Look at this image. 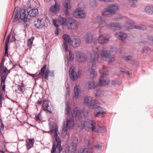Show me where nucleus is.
Listing matches in <instances>:
<instances>
[{"label":"nucleus","instance_id":"obj_1","mask_svg":"<svg viewBox=\"0 0 153 153\" xmlns=\"http://www.w3.org/2000/svg\"><path fill=\"white\" fill-rule=\"evenodd\" d=\"M78 127L81 130H82L85 127L87 131H91L98 133H103L106 131L105 127H101L96 124L95 121L91 120H88L85 122H80L78 124Z\"/></svg>","mask_w":153,"mask_h":153},{"label":"nucleus","instance_id":"obj_2","mask_svg":"<svg viewBox=\"0 0 153 153\" xmlns=\"http://www.w3.org/2000/svg\"><path fill=\"white\" fill-rule=\"evenodd\" d=\"M58 20L61 24L66 26L68 29H76L78 27V22L72 18H68L66 19L60 18Z\"/></svg>","mask_w":153,"mask_h":153},{"label":"nucleus","instance_id":"obj_3","mask_svg":"<svg viewBox=\"0 0 153 153\" xmlns=\"http://www.w3.org/2000/svg\"><path fill=\"white\" fill-rule=\"evenodd\" d=\"M50 129L51 133L54 132V137L56 143H57V148L59 149L60 146V140L58 136L57 133L58 127L55 124H51L50 125Z\"/></svg>","mask_w":153,"mask_h":153},{"label":"nucleus","instance_id":"obj_4","mask_svg":"<svg viewBox=\"0 0 153 153\" xmlns=\"http://www.w3.org/2000/svg\"><path fill=\"white\" fill-rule=\"evenodd\" d=\"M111 36L108 34L101 35L98 37L96 38L94 40V44H97V41L100 44H104L107 43Z\"/></svg>","mask_w":153,"mask_h":153},{"label":"nucleus","instance_id":"obj_5","mask_svg":"<svg viewBox=\"0 0 153 153\" xmlns=\"http://www.w3.org/2000/svg\"><path fill=\"white\" fill-rule=\"evenodd\" d=\"M98 105L97 104L93 108L94 114L96 117H103L106 113V111L104 108L98 106Z\"/></svg>","mask_w":153,"mask_h":153},{"label":"nucleus","instance_id":"obj_6","mask_svg":"<svg viewBox=\"0 0 153 153\" xmlns=\"http://www.w3.org/2000/svg\"><path fill=\"white\" fill-rule=\"evenodd\" d=\"M100 53L98 49L97 48L95 51H94V54H91L92 58L90 60V62L92 65V68H96L98 65L99 54Z\"/></svg>","mask_w":153,"mask_h":153},{"label":"nucleus","instance_id":"obj_7","mask_svg":"<svg viewBox=\"0 0 153 153\" xmlns=\"http://www.w3.org/2000/svg\"><path fill=\"white\" fill-rule=\"evenodd\" d=\"M89 112V110H85L84 109V111H82L78 110V108L76 107L74 108L73 111L72 112L71 114L73 118L76 117L79 118L82 117V114H83L85 117H86Z\"/></svg>","mask_w":153,"mask_h":153},{"label":"nucleus","instance_id":"obj_8","mask_svg":"<svg viewBox=\"0 0 153 153\" xmlns=\"http://www.w3.org/2000/svg\"><path fill=\"white\" fill-rule=\"evenodd\" d=\"M100 54L102 57H105V60L109 62H112L115 60L114 56L111 54V52L109 51L103 50Z\"/></svg>","mask_w":153,"mask_h":153},{"label":"nucleus","instance_id":"obj_9","mask_svg":"<svg viewBox=\"0 0 153 153\" xmlns=\"http://www.w3.org/2000/svg\"><path fill=\"white\" fill-rule=\"evenodd\" d=\"M83 102L85 105L92 107L93 108L97 104H98L97 101L94 100L92 97L90 96L85 97L84 99Z\"/></svg>","mask_w":153,"mask_h":153},{"label":"nucleus","instance_id":"obj_10","mask_svg":"<svg viewBox=\"0 0 153 153\" xmlns=\"http://www.w3.org/2000/svg\"><path fill=\"white\" fill-rule=\"evenodd\" d=\"M69 72L70 77L73 81L77 80L80 75L79 70H76L73 66L70 68Z\"/></svg>","mask_w":153,"mask_h":153},{"label":"nucleus","instance_id":"obj_11","mask_svg":"<svg viewBox=\"0 0 153 153\" xmlns=\"http://www.w3.org/2000/svg\"><path fill=\"white\" fill-rule=\"evenodd\" d=\"M105 26H102V27L100 30V32H102V29L105 27L110 28L111 29H115L117 30H119L121 29L123 27V26L120 25L119 24L117 23H110L108 24H105Z\"/></svg>","mask_w":153,"mask_h":153},{"label":"nucleus","instance_id":"obj_12","mask_svg":"<svg viewBox=\"0 0 153 153\" xmlns=\"http://www.w3.org/2000/svg\"><path fill=\"white\" fill-rule=\"evenodd\" d=\"M109 74L108 71L105 72H103L99 79V85L102 86H105L108 85L109 82V79L105 75Z\"/></svg>","mask_w":153,"mask_h":153},{"label":"nucleus","instance_id":"obj_13","mask_svg":"<svg viewBox=\"0 0 153 153\" xmlns=\"http://www.w3.org/2000/svg\"><path fill=\"white\" fill-rule=\"evenodd\" d=\"M74 15L76 17L80 18H84L86 16L85 12L80 8H77L75 10Z\"/></svg>","mask_w":153,"mask_h":153},{"label":"nucleus","instance_id":"obj_14","mask_svg":"<svg viewBox=\"0 0 153 153\" xmlns=\"http://www.w3.org/2000/svg\"><path fill=\"white\" fill-rule=\"evenodd\" d=\"M13 67L10 70H7L6 67H4V70L2 72L1 75V85L3 83H5V80L7 78L8 74L10 73V70L13 68Z\"/></svg>","mask_w":153,"mask_h":153},{"label":"nucleus","instance_id":"obj_15","mask_svg":"<svg viewBox=\"0 0 153 153\" xmlns=\"http://www.w3.org/2000/svg\"><path fill=\"white\" fill-rule=\"evenodd\" d=\"M47 65H45L42 68L39 72V75L42 76L46 79H48V74L49 73V70L48 69H46Z\"/></svg>","mask_w":153,"mask_h":153},{"label":"nucleus","instance_id":"obj_16","mask_svg":"<svg viewBox=\"0 0 153 153\" xmlns=\"http://www.w3.org/2000/svg\"><path fill=\"white\" fill-rule=\"evenodd\" d=\"M45 20L43 19H37L34 21V25L37 28H42L45 25Z\"/></svg>","mask_w":153,"mask_h":153},{"label":"nucleus","instance_id":"obj_17","mask_svg":"<svg viewBox=\"0 0 153 153\" xmlns=\"http://www.w3.org/2000/svg\"><path fill=\"white\" fill-rule=\"evenodd\" d=\"M81 44V39L79 37H74L72 38L70 45L74 48L79 47Z\"/></svg>","mask_w":153,"mask_h":153},{"label":"nucleus","instance_id":"obj_18","mask_svg":"<svg viewBox=\"0 0 153 153\" xmlns=\"http://www.w3.org/2000/svg\"><path fill=\"white\" fill-rule=\"evenodd\" d=\"M76 59L78 62L82 63L85 61L86 57L84 53L78 51L76 53Z\"/></svg>","mask_w":153,"mask_h":153},{"label":"nucleus","instance_id":"obj_19","mask_svg":"<svg viewBox=\"0 0 153 153\" xmlns=\"http://www.w3.org/2000/svg\"><path fill=\"white\" fill-rule=\"evenodd\" d=\"M75 123L73 119L72 118H69L67 119L66 123L64 126L68 129H72Z\"/></svg>","mask_w":153,"mask_h":153},{"label":"nucleus","instance_id":"obj_20","mask_svg":"<svg viewBox=\"0 0 153 153\" xmlns=\"http://www.w3.org/2000/svg\"><path fill=\"white\" fill-rule=\"evenodd\" d=\"M74 95L73 98L76 99L80 97L82 95V91L79 88V86L76 85L74 88Z\"/></svg>","mask_w":153,"mask_h":153},{"label":"nucleus","instance_id":"obj_21","mask_svg":"<svg viewBox=\"0 0 153 153\" xmlns=\"http://www.w3.org/2000/svg\"><path fill=\"white\" fill-rule=\"evenodd\" d=\"M42 107L43 110L50 112L51 110V106L48 100L44 101L42 103Z\"/></svg>","mask_w":153,"mask_h":153},{"label":"nucleus","instance_id":"obj_22","mask_svg":"<svg viewBox=\"0 0 153 153\" xmlns=\"http://www.w3.org/2000/svg\"><path fill=\"white\" fill-rule=\"evenodd\" d=\"M94 23L98 24V25H102L105 24V20L102 19L100 16H97L93 20Z\"/></svg>","mask_w":153,"mask_h":153},{"label":"nucleus","instance_id":"obj_23","mask_svg":"<svg viewBox=\"0 0 153 153\" xmlns=\"http://www.w3.org/2000/svg\"><path fill=\"white\" fill-rule=\"evenodd\" d=\"M77 145L73 143L70 144L68 147V153H75L76 150Z\"/></svg>","mask_w":153,"mask_h":153},{"label":"nucleus","instance_id":"obj_24","mask_svg":"<svg viewBox=\"0 0 153 153\" xmlns=\"http://www.w3.org/2000/svg\"><path fill=\"white\" fill-rule=\"evenodd\" d=\"M20 18L22 20H23V21L25 22H27V12L24 9H22L20 11Z\"/></svg>","mask_w":153,"mask_h":153},{"label":"nucleus","instance_id":"obj_25","mask_svg":"<svg viewBox=\"0 0 153 153\" xmlns=\"http://www.w3.org/2000/svg\"><path fill=\"white\" fill-rule=\"evenodd\" d=\"M84 40L87 43H91L93 40V35L91 33H87L85 36Z\"/></svg>","mask_w":153,"mask_h":153},{"label":"nucleus","instance_id":"obj_26","mask_svg":"<svg viewBox=\"0 0 153 153\" xmlns=\"http://www.w3.org/2000/svg\"><path fill=\"white\" fill-rule=\"evenodd\" d=\"M56 148L59 150V153H66V151L65 149L63 148H62L61 147V145H60V146L59 149L58 148L57 146V144L56 145ZM56 146L54 144L53 145L52 149L51 150V153H56Z\"/></svg>","mask_w":153,"mask_h":153},{"label":"nucleus","instance_id":"obj_27","mask_svg":"<svg viewBox=\"0 0 153 153\" xmlns=\"http://www.w3.org/2000/svg\"><path fill=\"white\" fill-rule=\"evenodd\" d=\"M114 36L116 38L120 39L123 41L127 38L128 37L126 34L121 32L116 33L114 34Z\"/></svg>","mask_w":153,"mask_h":153},{"label":"nucleus","instance_id":"obj_28","mask_svg":"<svg viewBox=\"0 0 153 153\" xmlns=\"http://www.w3.org/2000/svg\"><path fill=\"white\" fill-rule=\"evenodd\" d=\"M93 68H89L88 70L89 76L91 78H95L97 75V72Z\"/></svg>","mask_w":153,"mask_h":153},{"label":"nucleus","instance_id":"obj_29","mask_svg":"<svg viewBox=\"0 0 153 153\" xmlns=\"http://www.w3.org/2000/svg\"><path fill=\"white\" fill-rule=\"evenodd\" d=\"M98 85L97 82L94 81H90L87 85V88L89 89H92L96 88Z\"/></svg>","mask_w":153,"mask_h":153},{"label":"nucleus","instance_id":"obj_30","mask_svg":"<svg viewBox=\"0 0 153 153\" xmlns=\"http://www.w3.org/2000/svg\"><path fill=\"white\" fill-rule=\"evenodd\" d=\"M94 152L92 148H85L81 149L78 153H94Z\"/></svg>","mask_w":153,"mask_h":153},{"label":"nucleus","instance_id":"obj_31","mask_svg":"<svg viewBox=\"0 0 153 153\" xmlns=\"http://www.w3.org/2000/svg\"><path fill=\"white\" fill-rule=\"evenodd\" d=\"M107 8L111 14L114 13L119 9L117 6L114 5H111Z\"/></svg>","mask_w":153,"mask_h":153},{"label":"nucleus","instance_id":"obj_32","mask_svg":"<svg viewBox=\"0 0 153 153\" xmlns=\"http://www.w3.org/2000/svg\"><path fill=\"white\" fill-rule=\"evenodd\" d=\"M145 12L149 14H153V5H148L145 7L144 8Z\"/></svg>","mask_w":153,"mask_h":153},{"label":"nucleus","instance_id":"obj_33","mask_svg":"<svg viewBox=\"0 0 153 153\" xmlns=\"http://www.w3.org/2000/svg\"><path fill=\"white\" fill-rule=\"evenodd\" d=\"M33 139H27L26 140V145L27 147V149H29L32 147L34 144Z\"/></svg>","mask_w":153,"mask_h":153},{"label":"nucleus","instance_id":"obj_34","mask_svg":"<svg viewBox=\"0 0 153 153\" xmlns=\"http://www.w3.org/2000/svg\"><path fill=\"white\" fill-rule=\"evenodd\" d=\"M27 13L30 16L35 17L38 15V11L37 9H32L27 12Z\"/></svg>","mask_w":153,"mask_h":153},{"label":"nucleus","instance_id":"obj_35","mask_svg":"<svg viewBox=\"0 0 153 153\" xmlns=\"http://www.w3.org/2000/svg\"><path fill=\"white\" fill-rule=\"evenodd\" d=\"M126 29L133 28V25L134 24V22L133 20L129 19L126 23Z\"/></svg>","mask_w":153,"mask_h":153},{"label":"nucleus","instance_id":"obj_36","mask_svg":"<svg viewBox=\"0 0 153 153\" xmlns=\"http://www.w3.org/2000/svg\"><path fill=\"white\" fill-rule=\"evenodd\" d=\"M70 0H67L63 3V5L65 8L66 9V13H68L67 10L71 8L70 5Z\"/></svg>","mask_w":153,"mask_h":153},{"label":"nucleus","instance_id":"obj_37","mask_svg":"<svg viewBox=\"0 0 153 153\" xmlns=\"http://www.w3.org/2000/svg\"><path fill=\"white\" fill-rule=\"evenodd\" d=\"M60 9L59 6L56 4H55L54 6H52L50 9L51 12L53 13H55L58 11Z\"/></svg>","mask_w":153,"mask_h":153},{"label":"nucleus","instance_id":"obj_38","mask_svg":"<svg viewBox=\"0 0 153 153\" xmlns=\"http://www.w3.org/2000/svg\"><path fill=\"white\" fill-rule=\"evenodd\" d=\"M57 20L56 19H53V24L56 27V30L55 31V34L56 35H58V32L59 30V29L58 28L59 25L56 24Z\"/></svg>","mask_w":153,"mask_h":153},{"label":"nucleus","instance_id":"obj_39","mask_svg":"<svg viewBox=\"0 0 153 153\" xmlns=\"http://www.w3.org/2000/svg\"><path fill=\"white\" fill-rule=\"evenodd\" d=\"M62 38L64 41L68 42L69 44H70L72 40L70 36L68 34H64L63 35Z\"/></svg>","mask_w":153,"mask_h":153},{"label":"nucleus","instance_id":"obj_40","mask_svg":"<svg viewBox=\"0 0 153 153\" xmlns=\"http://www.w3.org/2000/svg\"><path fill=\"white\" fill-rule=\"evenodd\" d=\"M18 11L17 10H14L13 15V19L14 22L18 20Z\"/></svg>","mask_w":153,"mask_h":153},{"label":"nucleus","instance_id":"obj_41","mask_svg":"<svg viewBox=\"0 0 153 153\" xmlns=\"http://www.w3.org/2000/svg\"><path fill=\"white\" fill-rule=\"evenodd\" d=\"M104 95V91L100 89H97L95 96L97 97H102Z\"/></svg>","mask_w":153,"mask_h":153},{"label":"nucleus","instance_id":"obj_42","mask_svg":"<svg viewBox=\"0 0 153 153\" xmlns=\"http://www.w3.org/2000/svg\"><path fill=\"white\" fill-rule=\"evenodd\" d=\"M70 102H66V108L65 109V113L66 115L68 114L70 112Z\"/></svg>","mask_w":153,"mask_h":153},{"label":"nucleus","instance_id":"obj_43","mask_svg":"<svg viewBox=\"0 0 153 153\" xmlns=\"http://www.w3.org/2000/svg\"><path fill=\"white\" fill-rule=\"evenodd\" d=\"M111 14L108 8L105 9L102 13V15L103 16H111Z\"/></svg>","mask_w":153,"mask_h":153},{"label":"nucleus","instance_id":"obj_44","mask_svg":"<svg viewBox=\"0 0 153 153\" xmlns=\"http://www.w3.org/2000/svg\"><path fill=\"white\" fill-rule=\"evenodd\" d=\"M134 28L135 29H139L142 30H144L146 29L145 27H142L140 26L135 25L134 26Z\"/></svg>","mask_w":153,"mask_h":153},{"label":"nucleus","instance_id":"obj_45","mask_svg":"<svg viewBox=\"0 0 153 153\" xmlns=\"http://www.w3.org/2000/svg\"><path fill=\"white\" fill-rule=\"evenodd\" d=\"M34 39V38L33 37H32L29 39L27 42V45L29 46L32 45L33 43V41Z\"/></svg>","mask_w":153,"mask_h":153},{"label":"nucleus","instance_id":"obj_46","mask_svg":"<svg viewBox=\"0 0 153 153\" xmlns=\"http://www.w3.org/2000/svg\"><path fill=\"white\" fill-rule=\"evenodd\" d=\"M67 128L64 126V128H63L62 131V134L63 136H65L67 134Z\"/></svg>","mask_w":153,"mask_h":153},{"label":"nucleus","instance_id":"obj_47","mask_svg":"<svg viewBox=\"0 0 153 153\" xmlns=\"http://www.w3.org/2000/svg\"><path fill=\"white\" fill-rule=\"evenodd\" d=\"M69 56L70 59L71 60H73L74 59V56L73 52L71 51H69Z\"/></svg>","mask_w":153,"mask_h":153},{"label":"nucleus","instance_id":"obj_48","mask_svg":"<svg viewBox=\"0 0 153 153\" xmlns=\"http://www.w3.org/2000/svg\"><path fill=\"white\" fill-rule=\"evenodd\" d=\"M62 46L63 50L66 51L68 50V44L66 42H64L62 45Z\"/></svg>","mask_w":153,"mask_h":153},{"label":"nucleus","instance_id":"obj_49","mask_svg":"<svg viewBox=\"0 0 153 153\" xmlns=\"http://www.w3.org/2000/svg\"><path fill=\"white\" fill-rule=\"evenodd\" d=\"M8 43H5V56H8Z\"/></svg>","mask_w":153,"mask_h":153},{"label":"nucleus","instance_id":"obj_50","mask_svg":"<svg viewBox=\"0 0 153 153\" xmlns=\"http://www.w3.org/2000/svg\"><path fill=\"white\" fill-rule=\"evenodd\" d=\"M13 32H12V31H11L10 32V34H9L8 36L7 37V38L6 39V40H5V43H8V44L9 40L10 39V37H11V35L12 34H13Z\"/></svg>","mask_w":153,"mask_h":153},{"label":"nucleus","instance_id":"obj_51","mask_svg":"<svg viewBox=\"0 0 153 153\" xmlns=\"http://www.w3.org/2000/svg\"><path fill=\"white\" fill-rule=\"evenodd\" d=\"M112 84L114 85H120L121 84V82L117 81L114 80L112 82Z\"/></svg>","mask_w":153,"mask_h":153},{"label":"nucleus","instance_id":"obj_52","mask_svg":"<svg viewBox=\"0 0 153 153\" xmlns=\"http://www.w3.org/2000/svg\"><path fill=\"white\" fill-rule=\"evenodd\" d=\"M101 147L102 146L101 145H100L98 144H97V145H95L94 148H93L92 149H95L97 150H99L101 148ZM93 150L94 151V150Z\"/></svg>","mask_w":153,"mask_h":153},{"label":"nucleus","instance_id":"obj_53","mask_svg":"<svg viewBox=\"0 0 153 153\" xmlns=\"http://www.w3.org/2000/svg\"><path fill=\"white\" fill-rule=\"evenodd\" d=\"M1 123H0V132L3 130L4 128V126L2 122V120H1Z\"/></svg>","mask_w":153,"mask_h":153},{"label":"nucleus","instance_id":"obj_54","mask_svg":"<svg viewBox=\"0 0 153 153\" xmlns=\"http://www.w3.org/2000/svg\"><path fill=\"white\" fill-rule=\"evenodd\" d=\"M132 57L130 56H128L124 57V59L126 61H128L131 60L132 59Z\"/></svg>","mask_w":153,"mask_h":153},{"label":"nucleus","instance_id":"obj_55","mask_svg":"<svg viewBox=\"0 0 153 153\" xmlns=\"http://www.w3.org/2000/svg\"><path fill=\"white\" fill-rule=\"evenodd\" d=\"M1 85H2V90L4 91H5V85L4 83H3L2 85L1 84Z\"/></svg>","mask_w":153,"mask_h":153},{"label":"nucleus","instance_id":"obj_56","mask_svg":"<svg viewBox=\"0 0 153 153\" xmlns=\"http://www.w3.org/2000/svg\"><path fill=\"white\" fill-rule=\"evenodd\" d=\"M100 1H102L105 2H112L114 1L115 0H98Z\"/></svg>","mask_w":153,"mask_h":153},{"label":"nucleus","instance_id":"obj_57","mask_svg":"<svg viewBox=\"0 0 153 153\" xmlns=\"http://www.w3.org/2000/svg\"><path fill=\"white\" fill-rule=\"evenodd\" d=\"M148 39L151 41L153 42V38L151 36H149L148 37Z\"/></svg>","mask_w":153,"mask_h":153},{"label":"nucleus","instance_id":"obj_58","mask_svg":"<svg viewBox=\"0 0 153 153\" xmlns=\"http://www.w3.org/2000/svg\"><path fill=\"white\" fill-rule=\"evenodd\" d=\"M121 71V72H122L123 73H125L127 75H130V74L128 71L125 72L124 71H122V70Z\"/></svg>","mask_w":153,"mask_h":153},{"label":"nucleus","instance_id":"obj_59","mask_svg":"<svg viewBox=\"0 0 153 153\" xmlns=\"http://www.w3.org/2000/svg\"><path fill=\"white\" fill-rule=\"evenodd\" d=\"M147 48H143V50L142 51V52L143 53L146 50H147Z\"/></svg>","mask_w":153,"mask_h":153},{"label":"nucleus","instance_id":"obj_60","mask_svg":"<svg viewBox=\"0 0 153 153\" xmlns=\"http://www.w3.org/2000/svg\"><path fill=\"white\" fill-rule=\"evenodd\" d=\"M4 99V98L2 96V95L1 94L0 96V100H3Z\"/></svg>","mask_w":153,"mask_h":153},{"label":"nucleus","instance_id":"obj_61","mask_svg":"<svg viewBox=\"0 0 153 153\" xmlns=\"http://www.w3.org/2000/svg\"><path fill=\"white\" fill-rule=\"evenodd\" d=\"M38 76V75H37L36 74H31V76L33 77H35L36 76Z\"/></svg>","mask_w":153,"mask_h":153},{"label":"nucleus","instance_id":"obj_62","mask_svg":"<svg viewBox=\"0 0 153 153\" xmlns=\"http://www.w3.org/2000/svg\"><path fill=\"white\" fill-rule=\"evenodd\" d=\"M36 118L37 120H40V119L39 118V115H36Z\"/></svg>","mask_w":153,"mask_h":153},{"label":"nucleus","instance_id":"obj_63","mask_svg":"<svg viewBox=\"0 0 153 153\" xmlns=\"http://www.w3.org/2000/svg\"><path fill=\"white\" fill-rule=\"evenodd\" d=\"M42 102L41 100H39L37 102V103L38 104L40 105L41 104Z\"/></svg>","mask_w":153,"mask_h":153},{"label":"nucleus","instance_id":"obj_64","mask_svg":"<svg viewBox=\"0 0 153 153\" xmlns=\"http://www.w3.org/2000/svg\"><path fill=\"white\" fill-rule=\"evenodd\" d=\"M68 64H69L68 61V59L67 60V61H65V64L67 66H68Z\"/></svg>","mask_w":153,"mask_h":153}]
</instances>
